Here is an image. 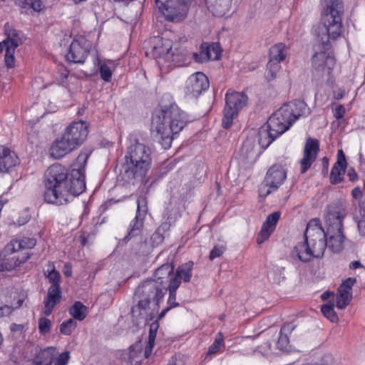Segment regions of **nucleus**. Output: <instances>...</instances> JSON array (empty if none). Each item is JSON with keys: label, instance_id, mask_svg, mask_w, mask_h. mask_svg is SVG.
Here are the masks:
<instances>
[{"label": "nucleus", "instance_id": "f257e3e1", "mask_svg": "<svg viewBox=\"0 0 365 365\" xmlns=\"http://www.w3.org/2000/svg\"><path fill=\"white\" fill-rule=\"evenodd\" d=\"M91 153L82 150L77 157L78 168L71 172L60 163L49 166L44 173L45 202L57 205L67 204L71 197L78 196L86 190L85 165Z\"/></svg>", "mask_w": 365, "mask_h": 365}, {"label": "nucleus", "instance_id": "f03ea898", "mask_svg": "<svg viewBox=\"0 0 365 365\" xmlns=\"http://www.w3.org/2000/svg\"><path fill=\"white\" fill-rule=\"evenodd\" d=\"M322 16L326 34L314 45V53L311 58L312 72L322 76L329 75L336 64V58L329 39H336L342 31V16L344 12L342 0H321Z\"/></svg>", "mask_w": 365, "mask_h": 365}, {"label": "nucleus", "instance_id": "7ed1b4c3", "mask_svg": "<svg viewBox=\"0 0 365 365\" xmlns=\"http://www.w3.org/2000/svg\"><path fill=\"white\" fill-rule=\"evenodd\" d=\"M151 151L145 145L136 141L130 145L125 155L120 175L127 183L135 185L145 178L151 164Z\"/></svg>", "mask_w": 365, "mask_h": 365}, {"label": "nucleus", "instance_id": "20e7f679", "mask_svg": "<svg viewBox=\"0 0 365 365\" xmlns=\"http://www.w3.org/2000/svg\"><path fill=\"white\" fill-rule=\"evenodd\" d=\"M347 215L346 206L341 200L333 202L327 207L325 216L326 241L327 247L338 253L344 247L345 237L343 234V221Z\"/></svg>", "mask_w": 365, "mask_h": 365}, {"label": "nucleus", "instance_id": "39448f33", "mask_svg": "<svg viewBox=\"0 0 365 365\" xmlns=\"http://www.w3.org/2000/svg\"><path fill=\"white\" fill-rule=\"evenodd\" d=\"M165 294V287H161L150 279L143 281L135 289V297L138 302L135 306L132 307L131 313L135 312V308L139 311L149 309L151 302H153L158 309Z\"/></svg>", "mask_w": 365, "mask_h": 365}, {"label": "nucleus", "instance_id": "423d86ee", "mask_svg": "<svg viewBox=\"0 0 365 365\" xmlns=\"http://www.w3.org/2000/svg\"><path fill=\"white\" fill-rule=\"evenodd\" d=\"M152 118H159L160 125L170 128L174 133L181 131L187 122L185 113L175 103L163 107L157 111Z\"/></svg>", "mask_w": 365, "mask_h": 365}, {"label": "nucleus", "instance_id": "0eeeda50", "mask_svg": "<svg viewBox=\"0 0 365 365\" xmlns=\"http://www.w3.org/2000/svg\"><path fill=\"white\" fill-rule=\"evenodd\" d=\"M296 106L294 101L284 103L269 118L267 123L276 134L281 135L294 123L297 119L294 114Z\"/></svg>", "mask_w": 365, "mask_h": 365}, {"label": "nucleus", "instance_id": "6e6552de", "mask_svg": "<svg viewBox=\"0 0 365 365\" xmlns=\"http://www.w3.org/2000/svg\"><path fill=\"white\" fill-rule=\"evenodd\" d=\"M247 96L244 92H237L228 90L225 95V106L223 110L222 125L225 129H229L235 118L242 108L247 106Z\"/></svg>", "mask_w": 365, "mask_h": 365}, {"label": "nucleus", "instance_id": "1a4fd4ad", "mask_svg": "<svg viewBox=\"0 0 365 365\" xmlns=\"http://www.w3.org/2000/svg\"><path fill=\"white\" fill-rule=\"evenodd\" d=\"M327 247V242L325 234L320 237L304 238V243L300 245V250H298V259L307 262L314 258H320L324 255Z\"/></svg>", "mask_w": 365, "mask_h": 365}, {"label": "nucleus", "instance_id": "9d476101", "mask_svg": "<svg viewBox=\"0 0 365 365\" xmlns=\"http://www.w3.org/2000/svg\"><path fill=\"white\" fill-rule=\"evenodd\" d=\"M151 50L147 51L155 59L160 60L163 58L165 61H172L175 64L180 66L179 54L172 51L173 42L168 38H163L160 36H153L149 41Z\"/></svg>", "mask_w": 365, "mask_h": 365}, {"label": "nucleus", "instance_id": "9b49d317", "mask_svg": "<svg viewBox=\"0 0 365 365\" xmlns=\"http://www.w3.org/2000/svg\"><path fill=\"white\" fill-rule=\"evenodd\" d=\"M159 11L170 22L182 21L187 15L188 9L180 0H163L156 5Z\"/></svg>", "mask_w": 365, "mask_h": 365}, {"label": "nucleus", "instance_id": "f8f14e48", "mask_svg": "<svg viewBox=\"0 0 365 365\" xmlns=\"http://www.w3.org/2000/svg\"><path fill=\"white\" fill-rule=\"evenodd\" d=\"M91 45L83 38L73 39L66 55L67 61L73 63H83L89 55Z\"/></svg>", "mask_w": 365, "mask_h": 365}, {"label": "nucleus", "instance_id": "ddd939ff", "mask_svg": "<svg viewBox=\"0 0 365 365\" xmlns=\"http://www.w3.org/2000/svg\"><path fill=\"white\" fill-rule=\"evenodd\" d=\"M138 207L135 218L130 222L128 234L121 240V244H126L132 238L139 236L143 227V221L147 212L146 202L144 198L138 199Z\"/></svg>", "mask_w": 365, "mask_h": 365}, {"label": "nucleus", "instance_id": "4468645a", "mask_svg": "<svg viewBox=\"0 0 365 365\" xmlns=\"http://www.w3.org/2000/svg\"><path fill=\"white\" fill-rule=\"evenodd\" d=\"M88 133L86 122L79 120L71 123L64 130L63 135L76 148L81 146Z\"/></svg>", "mask_w": 365, "mask_h": 365}, {"label": "nucleus", "instance_id": "2eb2a0df", "mask_svg": "<svg viewBox=\"0 0 365 365\" xmlns=\"http://www.w3.org/2000/svg\"><path fill=\"white\" fill-rule=\"evenodd\" d=\"M319 151V141L316 138L311 137L307 138L304 145L302 158L299 162L302 174L307 173L310 169L312 164L317 160Z\"/></svg>", "mask_w": 365, "mask_h": 365}, {"label": "nucleus", "instance_id": "dca6fc26", "mask_svg": "<svg viewBox=\"0 0 365 365\" xmlns=\"http://www.w3.org/2000/svg\"><path fill=\"white\" fill-rule=\"evenodd\" d=\"M210 87L208 78L202 72L192 74L187 80L185 93L187 96L197 98Z\"/></svg>", "mask_w": 365, "mask_h": 365}, {"label": "nucleus", "instance_id": "f3484780", "mask_svg": "<svg viewBox=\"0 0 365 365\" xmlns=\"http://www.w3.org/2000/svg\"><path fill=\"white\" fill-rule=\"evenodd\" d=\"M222 48L219 43L202 42L198 53H192V58L197 63L207 62L210 60H218L220 58Z\"/></svg>", "mask_w": 365, "mask_h": 365}, {"label": "nucleus", "instance_id": "a211bd4d", "mask_svg": "<svg viewBox=\"0 0 365 365\" xmlns=\"http://www.w3.org/2000/svg\"><path fill=\"white\" fill-rule=\"evenodd\" d=\"M347 165L346 155L344 151L340 149L337 152L336 161L331 168L329 174V182L331 185H336L344 180Z\"/></svg>", "mask_w": 365, "mask_h": 365}, {"label": "nucleus", "instance_id": "6ab92c4d", "mask_svg": "<svg viewBox=\"0 0 365 365\" xmlns=\"http://www.w3.org/2000/svg\"><path fill=\"white\" fill-rule=\"evenodd\" d=\"M174 275V265L172 263H165L157 268L153 274V278H150L161 287L170 286Z\"/></svg>", "mask_w": 365, "mask_h": 365}, {"label": "nucleus", "instance_id": "aec40b11", "mask_svg": "<svg viewBox=\"0 0 365 365\" xmlns=\"http://www.w3.org/2000/svg\"><path fill=\"white\" fill-rule=\"evenodd\" d=\"M280 215V212H274L267 217L257 237V242L259 245L269 239L276 228Z\"/></svg>", "mask_w": 365, "mask_h": 365}, {"label": "nucleus", "instance_id": "412c9836", "mask_svg": "<svg viewBox=\"0 0 365 365\" xmlns=\"http://www.w3.org/2000/svg\"><path fill=\"white\" fill-rule=\"evenodd\" d=\"M75 149L76 148L62 135L60 138L56 139L52 143L50 148V155L55 159H59Z\"/></svg>", "mask_w": 365, "mask_h": 365}, {"label": "nucleus", "instance_id": "4be33fe9", "mask_svg": "<svg viewBox=\"0 0 365 365\" xmlns=\"http://www.w3.org/2000/svg\"><path fill=\"white\" fill-rule=\"evenodd\" d=\"M143 346L140 341L130 346L128 351H124L120 359L125 365H140L142 361Z\"/></svg>", "mask_w": 365, "mask_h": 365}, {"label": "nucleus", "instance_id": "5701e85b", "mask_svg": "<svg viewBox=\"0 0 365 365\" xmlns=\"http://www.w3.org/2000/svg\"><path fill=\"white\" fill-rule=\"evenodd\" d=\"M18 157L9 148L0 145V173H6L18 163Z\"/></svg>", "mask_w": 365, "mask_h": 365}, {"label": "nucleus", "instance_id": "b1692460", "mask_svg": "<svg viewBox=\"0 0 365 365\" xmlns=\"http://www.w3.org/2000/svg\"><path fill=\"white\" fill-rule=\"evenodd\" d=\"M61 289L56 285H51L48 289V294L44 299V314L49 316L51 314L55 306L60 302L61 299Z\"/></svg>", "mask_w": 365, "mask_h": 365}, {"label": "nucleus", "instance_id": "393cba45", "mask_svg": "<svg viewBox=\"0 0 365 365\" xmlns=\"http://www.w3.org/2000/svg\"><path fill=\"white\" fill-rule=\"evenodd\" d=\"M35 238L24 237L21 240H12L4 247L6 255H12L21 250L32 249L35 247Z\"/></svg>", "mask_w": 365, "mask_h": 365}, {"label": "nucleus", "instance_id": "a878e982", "mask_svg": "<svg viewBox=\"0 0 365 365\" xmlns=\"http://www.w3.org/2000/svg\"><path fill=\"white\" fill-rule=\"evenodd\" d=\"M159 120V118H152V127L155 129L157 133L160 135V143L162 147L167 150L171 146L173 141L172 135L175 133L173 131L170 130V128H167L163 127V125H160Z\"/></svg>", "mask_w": 365, "mask_h": 365}, {"label": "nucleus", "instance_id": "bb28decb", "mask_svg": "<svg viewBox=\"0 0 365 365\" xmlns=\"http://www.w3.org/2000/svg\"><path fill=\"white\" fill-rule=\"evenodd\" d=\"M279 136V135L276 134L275 131L272 130L271 128L266 123L258 130V143L262 150H265Z\"/></svg>", "mask_w": 365, "mask_h": 365}, {"label": "nucleus", "instance_id": "cd10ccee", "mask_svg": "<svg viewBox=\"0 0 365 365\" xmlns=\"http://www.w3.org/2000/svg\"><path fill=\"white\" fill-rule=\"evenodd\" d=\"M232 0H205V4L212 14L222 17L226 15L231 7Z\"/></svg>", "mask_w": 365, "mask_h": 365}, {"label": "nucleus", "instance_id": "c85d7f7f", "mask_svg": "<svg viewBox=\"0 0 365 365\" xmlns=\"http://www.w3.org/2000/svg\"><path fill=\"white\" fill-rule=\"evenodd\" d=\"M286 178V173L279 165H273L267 171L264 179L267 182L272 185V188L277 189Z\"/></svg>", "mask_w": 365, "mask_h": 365}, {"label": "nucleus", "instance_id": "c756f323", "mask_svg": "<svg viewBox=\"0 0 365 365\" xmlns=\"http://www.w3.org/2000/svg\"><path fill=\"white\" fill-rule=\"evenodd\" d=\"M193 265L194 263L192 261H189L180 265L178 267L176 272H174L173 282L171 283L176 282L178 286L180 287L182 280H183L185 282H190L192 274V271L193 269Z\"/></svg>", "mask_w": 365, "mask_h": 365}, {"label": "nucleus", "instance_id": "7c9ffc66", "mask_svg": "<svg viewBox=\"0 0 365 365\" xmlns=\"http://www.w3.org/2000/svg\"><path fill=\"white\" fill-rule=\"evenodd\" d=\"M56 349L48 347L38 352L32 359V365H51L53 361Z\"/></svg>", "mask_w": 365, "mask_h": 365}, {"label": "nucleus", "instance_id": "2f4dec72", "mask_svg": "<svg viewBox=\"0 0 365 365\" xmlns=\"http://www.w3.org/2000/svg\"><path fill=\"white\" fill-rule=\"evenodd\" d=\"M31 256V254L26 252L20 257H12L5 258L3 262L0 264V272L11 271L17 267L21 266L26 262Z\"/></svg>", "mask_w": 365, "mask_h": 365}, {"label": "nucleus", "instance_id": "473e14b6", "mask_svg": "<svg viewBox=\"0 0 365 365\" xmlns=\"http://www.w3.org/2000/svg\"><path fill=\"white\" fill-rule=\"evenodd\" d=\"M326 233L322 226L321 221L319 218L312 219L307 225V228L304 233V237H320Z\"/></svg>", "mask_w": 365, "mask_h": 365}, {"label": "nucleus", "instance_id": "72a5a7b5", "mask_svg": "<svg viewBox=\"0 0 365 365\" xmlns=\"http://www.w3.org/2000/svg\"><path fill=\"white\" fill-rule=\"evenodd\" d=\"M170 224L169 222H163L150 237L151 245L153 247L162 244L165 240V233L169 231Z\"/></svg>", "mask_w": 365, "mask_h": 365}, {"label": "nucleus", "instance_id": "f704fd0d", "mask_svg": "<svg viewBox=\"0 0 365 365\" xmlns=\"http://www.w3.org/2000/svg\"><path fill=\"white\" fill-rule=\"evenodd\" d=\"M269 59L281 62L285 59L287 47L284 43H279L269 48Z\"/></svg>", "mask_w": 365, "mask_h": 365}, {"label": "nucleus", "instance_id": "c9c22d12", "mask_svg": "<svg viewBox=\"0 0 365 365\" xmlns=\"http://www.w3.org/2000/svg\"><path fill=\"white\" fill-rule=\"evenodd\" d=\"M88 308L82 302H76L69 309V314L78 321L83 320L87 315Z\"/></svg>", "mask_w": 365, "mask_h": 365}, {"label": "nucleus", "instance_id": "e433bc0d", "mask_svg": "<svg viewBox=\"0 0 365 365\" xmlns=\"http://www.w3.org/2000/svg\"><path fill=\"white\" fill-rule=\"evenodd\" d=\"M5 33L6 34V38L4 40L5 47H10V42H14L18 47L21 43V32L16 29L9 28L8 24H6L5 25Z\"/></svg>", "mask_w": 365, "mask_h": 365}, {"label": "nucleus", "instance_id": "4c0bfd02", "mask_svg": "<svg viewBox=\"0 0 365 365\" xmlns=\"http://www.w3.org/2000/svg\"><path fill=\"white\" fill-rule=\"evenodd\" d=\"M334 307V304L329 301L328 303L322 305L321 312L326 318L331 322L336 323L339 321V317Z\"/></svg>", "mask_w": 365, "mask_h": 365}, {"label": "nucleus", "instance_id": "58836bf2", "mask_svg": "<svg viewBox=\"0 0 365 365\" xmlns=\"http://www.w3.org/2000/svg\"><path fill=\"white\" fill-rule=\"evenodd\" d=\"M17 45L14 42H10V47H5V65L7 68H11L15 66L14 53Z\"/></svg>", "mask_w": 365, "mask_h": 365}, {"label": "nucleus", "instance_id": "ea45409f", "mask_svg": "<svg viewBox=\"0 0 365 365\" xmlns=\"http://www.w3.org/2000/svg\"><path fill=\"white\" fill-rule=\"evenodd\" d=\"M356 283L355 277H348L342 282L338 288L339 294L352 297V287Z\"/></svg>", "mask_w": 365, "mask_h": 365}, {"label": "nucleus", "instance_id": "a19ab883", "mask_svg": "<svg viewBox=\"0 0 365 365\" xmlns=\"http://www.w3.org/2000/svg\"><path fill=\"white\" fill-rule=\"evenodd\" d=\"M178 287L179 286H178L177 282H174L173 283H171L170 286H168L165 288L166 292L168 291L169 292L168 304V307H170L171 309L177 307L180 305L179 303L176 302V292Z\"/></svg>", "mask_w": 365, "mask_h": 365}, {"label": "nucleus", "instance_id": "79ce46f5", "mask_svg": "<svg viewBox=\"0 0 365 365\" xmlns=\"http://www.w3.org/2000/svg\"><path fill=\"white\" fill-rule=\"evenodd\" d=\"M280 68V62L269 59L267 65V79L269 81L274 79Z\"/></svg>", "mask_w": 365, "mask_h": 365}, {"label": "nucleus", "instance_id": "37998d69", "mask_svg": "<svg viewBox=\"0 0 365 365\" xmlns=\"http://www.w3.org/2000/svg\"><path fill=\"white\" fill-rule=\"evenodd\" d=\"M360 218L357 222L359 235L365 236V199L359 203Z\"/></svg>", "mask_w": 365, "mask_h": 365}, {"label": "nucleus", "instance_id": "c03bdc74", "mask_svg": "<svg viewBox=\"0 0 365 365\" xmlns=\"http://www.w3.org/2000/svg\"><path fill=\"white\" fill-rule=\"evenodd\" d=\"M19 6L24 9H32L35 11H40L43 8L42 0H21Z\"/></svg>", "mask_w": 365, "mask_h": 365}, {"label": "nucleus", "instance_id": "a18cd8bd", "mask_svg": "<svg viewBox=\"0 0 365 365\" xmlns=\"http://www.w3.org/2000/svg\"><path fill=\"white\" fill-rule=\"evenodd\" d=\"M76 325L77 323L74 319H69L60 325V332L65 335H70L76 329Z\"/></svg>", "mask_w": 365, "mask_h": 365}, {"label": "nucleus", "instance_id": "49530a36", "mask_svg": "<svg viewBox=\"0 0 365 365\" xmlns=\"http://www.w3.org/2000/svg\"><path fill=\"white\" fill-rule=\"evenodd\" d=\"M274 190H276V189L272 188V185L270 183L267 182L266 180L264 179L263 182L259 187L258 192L259 197L264 198Z\"/></svg>", "mask_w": 365, "mask_h": 365}, {"label": "nucleus", "instance_id": "de8ad7c7", "mask_svg": "<svg viewBox=\"0 0 365 365\" xmlns=\"http://www.w3.org/2000/svg\"><path fill=\"white\" fill-rule=\"evenodd\" d=\"M51 327V322L46 317H41L38 319V330L41 334L45 335L48 334Z\"/></svg>", "mask_w": 365, "mask_h": 365}, {"label": "nucleus", "instance_id": "09e8293b", "mask_svg": "<svg viewBox=\"0 0 365 365\" xmlns=\"http://www.w3.org/2000/svg\"><path fill=\"white\" fill-rule=\"evenodd\" d=\"M47 278L48 279L49 282L51 283V285H56L58 287H60L61 274H60L59 272L56 270L53 265L52 269L50 272H48Z\"/></svg>", "mask_w": 365, "mask_h": 365}, {"label": "nucleus", "instance_id": "8fccbe9b", "mask_svg": "<svg viewBox=\"0 0 365 365\" xmlns=\"http://www.w3.org/2000/svg\"><path fill=\"white\" fill-rule=\"evenodd\" d=\"M351 299V296L339 294L336 297V307L340 309H344L350 303Z\"/></svg>", "mask_w": 365, "mask_h": 365}, {"label": "nucleus", "instance_id": "3c124183", "mask_svg": "<svg viewBox=\"0 0 365 365\" xmlns=\"http://www.w3.org/2000/svg\"><path fill=\"white\" fill-rule=\"evenodd\" d=\"M101 78L106 82H110L112 78V71L106 64L101 66L99 69Z\"/></svg>", "mask_w": 365, "mask_h": 365}, {"label": "nucleus", "instance_id": "603ef678", "mask_svg": "<svg viewBox=\"0 0 365 365\" xmlns=\"http://www.w3.org/2000/svg\"><path fill=\"white\" fill-rule=\"evenodd\" d=\"M289 343V336L280 333L278 341L277 342V348L281 351H287Z\"/></svg>", "mask_w": 365, "mask_h": 365}, {"label": "nucleus", "instance_id": "864d4df0", "mask_svg": "<svg viewBox=\"0 0 365 365\" xmlns=\"http://www.w3.org/2000/svg\"><path fill=\"white\" fill-rule=\"evenodd\" d=\"M223 344L224 341L222 336L216 338L213 344L210 346L207 354H215L217 353Z\"/></svg>", "mask_w": 365, "mask_h": 365}, {"label": "nucleus", "instance_id": "5fc2aeb1", "mask_svg": "<svg viewBox=\"0 0 365 365\" xmlns=\"http://www.w3.org/2000/svg\"><path fill=\"white\" fill-rule=\"evenodd\" d=\"M311 113L310 108L304 103L298 100V119L301 117H307Z\"/></svg>", "mask_w": 365, "mask_h": 365}, {"label": "nucleus", "instance_id": "6e6d98bb", "mask_svg": "<svg viewBox=\"0 0 365 365\" xmlns=\"http://www.w3.org/2000/svg\"><path fill=\"white\" fill-rule=\"evenodd\" d=\"M224 251L225 248L223 247L215 246L210 252V260L212 261L215 258L221 257L223 255Z\"/></svg>", "mask_w": 365, "mask_h": 365}, {"label": "nucleus", "instance_id": "4d7b16f0", "mask_svg": "<svg viewBox=\"0 0 365 365\" xmlns=\"http://www.w3.org/2000/svg\"><path fill=\"white\" fill-rule=\"evenodd\" d=\"M70 359V353L64 351L56 359L54 365H67Z\"/></svg>", "mask_w": 365, "mask_h": 365}, {"label": "nucleus", "instance_id": "13d9d810", "mask_svg": "<svg viewBox=\"0 0 365 365\" xmlns=\"http://www.w3.org/2000/svg\"><path fill=\"white\" fill-rule=\"evenodd\" d=\"M345 114V108L343 105L339 104L333 109V115L335 118L339 120L344 118Z\"/></svg>", "mask_w": 365, "mask_h": 365}, {"label": "nucleus", "instance_id": "bf43d9fd", "mask_svg": "<svg viewBox=\"0 0 365 365\" xmlns=\"http://www.w3.org/2000/svg\"><path fill=\"white\" fill-rule=\"evenodd\" d=\"M322 162V170L321 174L325 178L329 175V160L327 156H324L321 160Z\"/></svg>", "mask_w": 365, "mask_h": 365}, {"label": "nucleus", "instance_id": "052dcab7", "mask_svg": "<svg viewBox=\"0 0 365 365\" xmlns=\"http://www.w3.org/2000/svg\"><path fill=\"white\" fill-rule=\"evenodd\" d=\"M295 329L294 322L285 323L280 329V333L288 336L291 334Z\"/></svg>", "mask_w": 365, "mask_h": 365}, {"label": "nucleus", "instance_id": "680f3d73", "mask_svg": "<svg viewBox=\"0 0 365 365\" xmlns=\"http://www.w3.org/2000/svg\"><path fill=\"white\" fill-rule=\"evenodd\" d=\"M346 175L349 178V180L352 182H354L359 180V175L353 167L348 168Z\"/></svg>", "mask_w": 365, "mask_h": 365}, {"label": "nucleus", "instance_id": "e2e57ef3", "mask_svg": "<svg viewBox=\"0 0 365 365\" xmlns=\"http://www.w3.org/2000/svg\"><path fill=\"white\" fill-rule=\"evenodd\" d=\"M14 310V308L8 305H0V317L9 315Z\"/></svg>", "mask_w": 365, "mask_h": 365}, {"label": "nucleus", "instance_id": "0e129e2a", "mask_svg": "<svg viewBox=\"0 0 365 365\" xmlns=\"http://www.w3.org/2000/svg\"><path fill=\"white\" fill-rule=\"evenodd\" d=\"M159 328V322L155 320L150 326L149 336H153L156 338L157 331Z\"/></svg>", "mask_w": 365, "mask_h": 365}, {"label": "nucleus", "instance_id": "69168bd1", "mask_svg": "<svg viewBox=\"0 0 365 365\" xmlns=\"http://www.w3.org/2000/svg\"><path fill=\"white\" fill-rule=\"evenodd\" d=\"M63 272L65 276L66 277H71L72 275V266L71 264L69 262H67L64 264Z\"/></svg>", "mask_w": 365, "mask_h": 365}, {"label": "nucleus", "instance_id": "338daca9", "mask_svg": "<svg viewBox=\"0 0 365 365\" xmlns=\"http://www.w3.org/2000/svg\"><path fill=\"white\" fill-rule=\"evenodd\" d=\"M351 195L354 199H359L362 196V192L359 187H354L351 191Z\"/></svg>", "mask_w": 365, "mask_h": 365}, {"label": "nucleus", "instance_id": "774afa93", "mask_svg": "<svg viewBox=\"0 0 365 365\" xmlns=\"http://www.w3.org/2000/svg\"><path fill=\"white\" fill-rule=\"evenodd\" d=\"M349 267L350 269H356L364 268V266L359 261H353L349 264Z\"/></svg>", "mask_w": 365, "mask_h": 365}]
</instances>
